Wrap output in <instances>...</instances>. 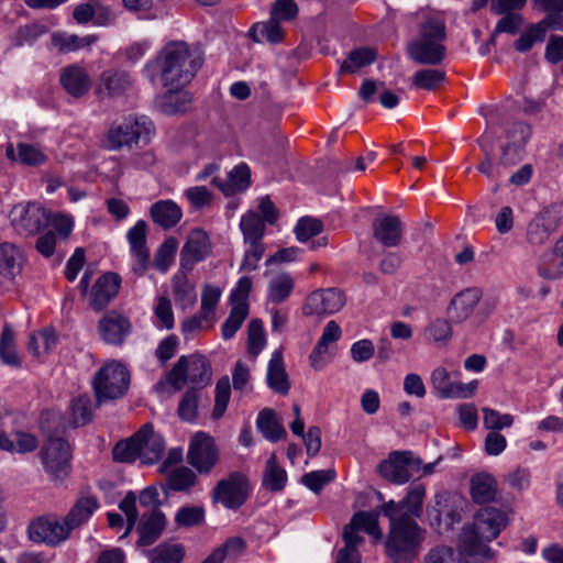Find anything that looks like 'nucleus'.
<instances>
[{
    "label": "nucleus",
    "mask_w": 563,
    "mask_h": 563,
    "mask_svg": "<svg viewBox=\"0 0 563 563\" xmlns=\"http://www.w3.org/2000/svg\"><path fill=\"white\" fill-rule=\"evenodd\" d=\"M424 496V485L413 484L402 500H389L382 506L390 522L385 551L394 563L410 562L419 552L423 536L415 519L422 515Z\"/></svg>",
    "instance_id": "nucleus-1"
},
{
    "label": "nucleus",
    "mask_w": 563,
    "mask_h": 563,
    "mask_svg": "<svg viewBox=\"0 0 563 563\" xmlns=\"http://www.w3.org/2000/svg\"><path fill=\"white\" fill-rule=\"evenodd\" d=\"M202 63L199 51L191 49L184 41H172L145 65L143 73L153 84L159 82L164 88L175 90L189 84Z\"/></svg>",
    "instance_id": "nucleus-2"
},
{
    "label": "nucleus",
    "mask_w": 563,
    "mask_h": 563,
    "mask_svg": "<svg viewBox=\"0 0 563 563\" xmlns=\"http://www.w3.org/2000/svg\"><path fill=\"white\" fill-rule=\"evenodd\" d=\"M60 416L56 412H43L41 428L47 437V443L41 452L45 471L54 482H63L71 470L69 443L59 435Z\"/></svg>",
    "instance_id": "nucleus-3"
},
{
    "label": "nucleus",
    "mask_w": 563,
    "mask_h": 563,
    "mask_svg": "<svg viewBox=\"0 0 563 563\" xmlns=\"http://www.w3.org/2000/svg\"><path fill=\"white\" fill-rule=\"evenodd\" d=\"M507 525L506 514L494 507L478 510L474 517L473 526L465 528L461 534V544L470 555L490 558L492 551L486 545L498 537Z\"/></svg>",
    "instance_id": "nucleus-4"
},
{
    "label": "nucleus",
    "mask_w": 563,
    "mask_h": 563,
    "mask_svg": "<svg viewBox=\"0 0 563 563\" xmlns=\"http://www.w3.org/2000/svg\"><path fill=\"white\" fill-rule=\"evenodd\" d=\"M444 40V21L428 16L420 25L418 37L408 44V55L418 64L439 65L445 57Z\"/></svg>",
    "instance_id": "nucleus-5"
},
{
    "label": "nucleus",
    "mask_w": 563,
    "mask_h": 563,
    "mask_svg": "<svg viewBox=\"0 0 563 563\" xmlns=\"http://www.w3.org/2000/svg\"><path fill=\"white\" fill-rule=\"evenodd\" d=\"M129 385L130 373L124 365L114 361L106 364L92 379L97 404L123 397Z\"/></svg>",
    "instance_id": "nucleus-6"
},
{
    "label": "nucleus",
    "mask_w": 563,
    "mask_h": 563,
    "mask_svg": "<svg viewBox=\"0 0 563 563\" xmlns=\"http://www.w3.org/2000/svg\"><path fill=\"white\" fill-rule=\"evenodd\" d=\"M482 290L477 287H470L457 292L452 299L448 308V314L452 322L462 323L467 320L478 307L477 314L481 316V321L488 318L494 311L496 303L494 300H484L479 303L482 298Z\"/></svg>",
    "instance_id": "nucleus-7"
},
{
    "label": "nucleus",
    "mask_w": 563,
    "mask_h": 563,
    "mask_svg": "<svg viewBox=\"0 0 563 563\" xmlns=\"http://www.w3.org/2000/svg\"><path fill=\"white\" fill-rule=\"evenodd\" d=\"M153 130V123L147 118H126L120 123H114L108 130L104 144L111 151L131 147L141 137L148 136Z\"/></svg>",
    "instance_id": "nucleus-8"
},
{
    "label": "nucleus",
    "mask_w": 563,
    "mask_h": 563,
    "mask_svg": "<svg viewBox=\"0 0 563 563\" xmlns=\"http://www.w3.org/2000/svg\"><path fill=\"white\" fill-rule=\"evenodd\" d=\"M250 481L241 472H231L220 479L211 492L213 504H221L227 509L236 510L250 496Z\"/></svg>",
    "instance_id": "nucleus-9"
},
{
    "label": "nucleus",
    "mask_w": 563,
    "mask_h": 563,
    "mask_svg": "<svg viewBox=\"0 0 563 563\" xmlns=\"http://www.w3.org/2000/svg\"><path fill=\"white\" fill-rule=\"evenodd\" d=\"M210 379V364L206 357L200 355H191L190 357L180 356L168 373V382L177 390H180L187 380L205 386Z\"/></svg>",
    "instance_id": "nucleus-10"
},
{
    "label": "nucleus",
    "mask_w": 563,
    "mask_h": 563,
    "mask_svg": "<svg viewBox=\"0 0 563 563\" xmlns=\"http://www.w3.org/2000/svg\"><path fill=\"white\" fill-rule=\"evenodd\" d=\"M421 470V459L412 452H393L378 465L380 476L395 484H405Z\"/></svg>",
    "instance_id": "nucleus-11"
},
{
    "label": "nucleus",
    "mask_w": 563,
    "mask_h": 563,
    "mask_svg": "<svg viewBox=\"0 0 563 563\" xmlns=\"http://www.w3.org/2000/svg\"><path fill=\"white\" fill-rule=\"evenodd\" d=\"M219 459L220 451L211 435L197 432L191 438L187 461L199 474H209L218 464Z\"/></svg>",
    "instance_id": "nucleus-12"
},
{
    "label": "nucleus",
    "mask_w": 563,
    "mask_h": 563,
    "mask_svg": "<svg viewBox=\"0 0 563 563\" xmlns=\"http://www.w3.org/2000/svg\"><path fill=\"white\" fill-rule=\"evenodd\" d=\"M29 538L38 543L56 547L70 537V531L64 518L42 516L33 520L27 528Z\"/></svg>",
    "instance_id": "nucleus-13"
},
{
    "label": "nucleus",
    "mask_w": 563,
    "mask_h": 563,
    "mask_svg": "<svg viewBox=\"0 0 563 563\" xmlns=\"http://www.w3.org/2000/svg\"><path fill=\"white\" fill-rule=\"evenodd\" d=\"M10 217L14 228L26 234L37 233L49 222V214L36 202L15 205Z\"/></svg>",
    "instance_id": "nucleus-14"
},
{
    "label": "nucleus",
    "mask_w": 563,
    "mask_h": 563,
    "mask_svg": "<svg viewBox=\"0 0 563 563\" xmlns=\"http://www.w3.org/2000/svg\"><path fill=\"white\" fill-rule=\"evenodd\" d=\"M346 298L338 288L318 289L311 292L302 306L303 316L333 314L345 305Z\"/></svg>",
    "instance_id": "nucleus-15"
},
{
    "label": "nucleus",
    "mask_w": 563,
    "mask_h": 563,
    "mask_svg": "<svg viewBox=\"0 0 563 563\" xmlns=\"http://www.w3.org/2000/svg\"><path fill=\"white\" fill-rule=\"evenodd\" d=\"M146 222L140 220L128 231L126 235L134 260L133 272L137 276L144 275L151 265L150 251L146 245Z\"/></svg>",
    "instance_id": "nucleus-16"
},
{
    "label": "nucleus",
    "mask_w": 563,
    "mask_h": 563,
    "mask_svg": "<svg viewBox=\"0 0 563 563\" xmlns=\"http://www.w3.org/2000/svg\"><path fill=\"white\" fill-rule=\"evenodd\" d=\"M211 249L208 234L202 229L192 230L180 251V266L190 271L197 262L206 258Z\"/></svg>",
    "instance_id": "nucleus-17"
},
{
    "label": "nucleus",
    "mask_w": 563,
    "mask_h": 563,
    "mask_svg": "<svg viewBox=\"0 0 563 563\" xmlns=\"http://www.w3.org/2000/svg\"><path fill=\"white\" fill-rule=\"evenodd\" d=\"M373 238L385 247H396L402 239V223L397 216L377 217L372 223Z\"/></svg>",
    "instance_id": "nucleus-18"
},
{
    "label": "nucleus",
    "mask_w": 563,
    "mask_h": 563,
    "mask_svg": "<svg viewBox=\"0 0 563 563\" xmlns=\"http://www.w3.org/2000/svg\"><path fill=\"white\" fill-rule=\"evenodd\" d=\"M101 338L109 344H122L131 332V323L128 318L118 311L107 312L99 321Z\"/></svg>",
    "instance_id": "nucleus-19"
},
{
    "label": "nucleus",
    "mask_w": 563,
    "mask_h": 563,
    "mask_svg": "<svg viewBox=\"0 0 563 563\" xmlns=\"http://www.w3.org/2000/svg\"><path fill=\"white\" fill-rule=\"evenodd\" d=\"M59 82L65 91L74 98H81L91 88L90 76L85 68L76 64L60 70Z\"/></svg>",
    "instance_id": "nucleus-20"
},
{
    "label": "nucleus",
    "mask_w": 563,
    "mask_h": 563,
    "mask_svg": "<svg viewBox=\"0 0 563 563\" xmlns=\"http://www.w3.org/2000/svg\"><path fill=\"white\" fill-rule=\"evenodd\" d=\"M120 279L117 274L107 273L100 276L91 290L90 306L95 310H102L119 291Z\"/></svg>",
    "instance_id": "nucleus-21"
},
{
    "label": "nucleus",
    "mask_w": 563,
    "mask_h": 563,
    "mask_svg": "<svg viewBox=\"0 0 563 563\" xmlns=\"http://www.w3.org/2000/svg\"><path fill=\"white\" fill-rule=\"evenodd\" d=\"M139 431H143V435L139 438L140 460L143 464H154L165 451V442L159 433L153 430L151 424L143 426Z\"/></svg>",
    "instance_id": "nucleus-22"
},
{
    "label": "nucleus",
    "mask_w": 563,
    "mask_h": 563,
    "mask_svg": "<svg viewBox=\"0 0 563 563\" xmlns=\"http://www.w3.org/2000/svg\"><path fill=\"white\" fill-rule=\"evenodd\" d=\"M210 184L219 188L225 196H232L249 188L251 184V170L244 163L235 166L229 173L228 181H223L219 177L211 178Z\"/></svg>",
    "instance_id": "nucleus-23"
},
{
    "label": "nucleus",
    "mask_w": 563,
    "mask_h": 563,
    "mask_svg": "<svg viewBox=\"0 0 563 563\" xmlns=\"http://www.w3.org/2000/svg\"><path fill=\"white\" fill-rule=\"evenodd\" d=\"M266 382L276 394L287 395L290 389L288 374L285 369L283 353L276 350L268 362Z\"/></svg>",
    "instance_id": "nucleus-24"
},
{
    "label": "nucleus",
    "mask_w": 563,
    "mask_h": 563,
    "mask_svg": "<svg viewBox=\"0 0 563 563\" xmlns=\"http://www.w3.org/2000/svg\"><path fill=\"white\" fill-rule=\"evenodd\" d=\"M150 214L154 223L164 230L172 229L183 218L181 208L173 200H158L151 206Z\"/></svg>",
    "instance_id": "nucleus-25"
},
{
    "label": "nucleus",
    "mask_w": 563,
    "mask_h": 563,
    "mask_svg": "<svg viewBox=\"0 0 563 563\" xmlns=\"http://www.w3.org/2000/svg\"><path fill=\"white\" fill-rule=\"evenodd\" d=\"M165 523V515L158 509H154L150 516L144 515L137 528L140 532L137 545L147 547L153 544L161 537Z\"/></svg>",
    "instance_id": "nucleus-26"
},
{
    "label": "nucleus",
    "mask_w": 563,
    "mask_h": 563,
    "mask_svg": "<svg viewBox=\"0 0 563 563\" xmlns=\"http://www.w3.org/2000/svg\"><path fill=\"white\" fill-rule=\"evenodd\" d=\"M99 503L95 496L79 497L69 512L64 517L69 531L86 523L92 514L98 509Z\"/></svg>",
    "instance_id": "nucleus-27"
},
{
    "label": "nucleus",
    "mask_w": 563,
    "mask_h": 563,
    "mask_svg": "<svg viewBox=\"0 0 563 563\" xmlns=\"http://www.w3.org/2000/svg\"><path fill=\"white\" fill-rule=\"evenodd\" d=\"M132 86V80L126 71L106 70L100 78L99 93L107 97H115L124 93Z\"/></svg>",
    "instance_id": "nucleus-28"
},
{
    "label": "nucleus",
    "mask_w": 563,
    "mask_h": 563,
    "mask_svg": "<svg viewBox=\"0 0 563 563\" xmlns=\"http://www.w3.org/2000/svg\"><path fill=\"white\" fill-rule=\"evenodd\" d=\"M515 131L521 134V143H505L501 146L499 165H503L505 168L511 167L522 161L526 144L532 133L531 126H519V129Z\"/></svg>",
    "instance_id": "nucleus-29"
},
{
    "label": "nucleus",
    "mask_w": 563,
    "mask_h": 563,
    "mask_svg": "<svg viewBox=\"0 0 563 563\" xmlns=\"http://www.w3.org/2000/svg\"><path fill=\"white\" fill-rule=\"evenodd\" d=\"M287 484V473L277 462V456L273 453L266 461L263 471L262 486L273 493L282 492Z\"/></svg>",
    "instance_id": "nucleus-30"
},
{
    "label": "nucleus",
    "mask_w": 563,
    "mask_h": 563,
    "mask_svg": "<svg viewBox=\"0 0 563 563\" xmlns=\"http://www.w3.org/2000/svg\"><path fill=\"white\" fill-rule=\"evenodd\" d=\"M23 264L22 252L12 243L0 244V274L12 278L20 274Z\"/></svg>",
    "instance_id": "nucleus-31"
},
{
    "label": "nucleus",
    "mask_w": 563,
    "mask_h": 563,
    "mask_svg": "<svg viewBox=\"0 0 563 563\" xmlns=\"http://www.w3.org/2000/svg\"><path fill=\"white\" fill-rule=\"evenodd\" d=\"M174 300L183 310L192 307L196 303L197 295L195 285L191 284L185 273L176 274L173 279Z\"/></svg>",
    "instance_id": "nucleus-32"
},
{
    "label": "nucleus",
    "mask_w": 563,
    "mask_h": 563,
    "mask_svg": "<svg viewBox=\"0 0 563 563\" xmlns=\"http://www.w3.org/2000/svg\"><path fill=\"white\" fill-rule=\"evenodd\" d=\"M5 155L11 161L29 166H37L46 161L45 154L40 148L26 143H19L16 150L12 144H9L5 148Z\"/></svg>",
    "instance_id": "nucleus-33"
},
{
    "label": "nucleus",
    "mask_w": 563,
    "mask_h": 563,
    "mask_svg": "<svg viewBox=\"0 0 563 563\" xmlns=\"http://www.w3.org/2000/svg\"><path fill=\"white\" fill-rule=\"evenodd\" d=\"M497 483L488 474H477L471 481V495L476 504H487L496 496Z\"/></svg>",
    "instance_id": "nucleus-34"
},
{
    "label": "nucleus",
    "mask_w": 563,
    "mask_h": 563,
    "mask_svg": "<svg viewBox=\"0 0 563 563\" xmlns=\"http://www.w3.org/2000/svg\"><path fill=\"white\" fill-rule=\"evenodd\" d=\"M256 426L263 433L264 438L272 442H277L278 440L287 437L285 428L277 420L276 415L272 409L265 408L258 413Z\"/></svg>",
    "instance_id": "nucleus-35"
},
{
    "label": "nucleus",
    "mask_w": 563,
    "mask_h": 563,
    "mask_svg": "<svg viewBox=\"0 0 563 563\" xmlns=\"http://www.w3.org/2000/svg\"><path fill=\"white\" fill-rule=\"evenodd\" d=\"M266 222L254 211L244 214L240 222V229L243 233L245 243H263L262 239L265 234Z\"/></svg>",
    "instance_id": "nucleus-36"
},
{
    "label": "nucleus",
    "mask_w": 563,
    "mask_h": 563,
    "mask_svg": "<svg viewBox=\"0 0 563 563\" xmlns=\"http://www.w3.org/2000/svg\"><path fill=\"white\" fill-rule=\"evenodd\" d=\"M98 40L97 35L78 36L67 33H54L52 35V43L59 53H69L78 51L82 47L90 46Z\"/></svg>",
    "instance_id": "nucleus-37"
},
{
    "label": "nucleus",
    "mask_w": 563,
    "mask_h": 563,
    "mask_svg": "<svg viewBox=\"0 0 563 563\" xmlns=\"http://www.w3.org/2000/svg\"><path fill=\"white\" fill-rule=\"evenodd\" d=\"M143 433V431H136L132 437L120 440L112 450L113 460L120 463H132L140 459L139 438Z\"/></svg>",
    "instance_id": "nucleus-38"
},
{
    "label": "nucleus",
    "mask_w": 563,
    "mask_h": 563,
    "mask_svg": "<svg viewBox=\"0 0 563 563\" xmlns=\"http://www.w3.org/2000/svg\"><path fill=\"white\" fill-rule=\"evenodd\" d=\"M377 53L371 47H361L349 53L340 68L341 74H354L360 68L375 62Z\"/></svg>",
    "instance_id": "nucleus-39"
},
{
    "label": "nucleus",
    "mask_w": 563,
    "mask_h": 563,
    "mask_svg": "<svg viewBox=\"0 0 563 563\" xmlns=\"http://www.w3.org/2000/svg\"><path fill=\"white\" fill-rule=\"evenodd\" d=\"M167 487L174 492H188L197 483V475L187 466H177L166 475Z\"/></svg>",
    "instance_id": "nucleus-40"
},
{
    "label": "nucleus",
    "mask_w": 563,
    "mask_h": 563,
    "mask_svg": "<svg viewBox=\"0 0 563 563\" xmlns=\"http://www.w3.org/2000/svg\"><path fill=\"white\" fill-rule=\"evenodd\" d=\"M249 316L247 302H234L232 305L228 319L221 327L222 338L224 340L232 339Z\"/></svg>",
    "instance_id": "nucleus-41"
},
{
    "label": "nucleus",
    "mask_w": 563,
    "mask_h": 563,
    "mask_svg": "<svg viewBox=\"0 0 563 563\" xmlns=\"http://www.w3.org/2000/svg\"><path fill=\"white\" fill-rule=\"evenodd\" d=\"M151 563H180L185 556V548L180 543H161L150 551Z\"/></svg>",
    "instance_id": "nucleus-42"
},
{
    "label": "nucleus",
    "mask_w": 563,
    "mask_h": 563,
    "mask_svg": "<svg viewBox=\"0 0 563 563\" xmlns=\"http://www.w3.org/2000/svg\"><path fill=\"white\" fill-rule=\"evenodd\" d=\"M251 37L255 42L278 43L283 40V31L279 21L271 18L267 22L255 23L251 31Z\"/></svg>",
    "instance_id": "nucleus-43"
},
{
    "label": "nucleus",
    "mask_w": 563,
    "mask_h": 563,
    "mask_svg": "<svg viewBox=\"0 0 563 563\" xmlns=\"http://www.w3.org/2000/svg\"><path fill=\"white\" fill-rule=\"evenodd\" d=\"M56 342L57 336L54 330L43 329L31 335L27 349L35 357H41L48 354Z\"/></svg>",
    "instance_id": "nucleus-44"
},
{
    "label": "nucleus",
    "mask_w": 563,
    "mask_h": 563,
    "mask_svg": "<svg viewBox=\"0 0 563 563\" xmlns=\"http://www.w3.org/2000/svg\"><path fill=\"white\" fill-rule=\"evenodd\" d=\"M70 410L75 427L86 426L92 420V402L88 395L73 398Z\"/></svg>",
    "instance_id": "nucleus-45"
},
{
    "label": "nucleus",
    "mask_w": 563,
    "mask_h": 563,
    "mask_svg": "<svg viewBox=\"0 0 563 563\" xmlns=\"http://www.w3.org/2000/svg\"><path fill=\"white\" fill-rule=\"evenodd\" d=\"M350 523L351 527L355 528L357 531L363 530L376 540L382 539L383 534L378 526V517L374 512L358 511L353 515Z\"/></svg>",
    "instance_id": "nucleus-46"
},
{
    "label": "nucleus",
    "mask_w": 563,
    "mask_h": 563,
    "mask_svg": "<svg viewBox=\"0 0 563 563\" xmlns=\"http://www.w3.org/2000/svg\"><path fill=\"white\" fill-rule=\"evenodd\" d=\"M0 357L10 366H20L21 361L15 350L14 333L10 325L5 324L0 338Z\"/></svg>",
    "instance_id": "nucleus-47"
},
{
    "label": "nucleus",
    "mask_w": 563,
    "mask_h": 563,
    "mask_svg": "<svg viewBox=\"0 0 563 563\" xmlns=\"http://www.w3.org/2000/svg\"><path fill=\"white\" fill-rule=\"evenodd\" d=\"M292 289V278L287 274L278 275L269 282L268 298L275 303L284 302L288 299Z\"/></svg>",
    "instance_id": "nucleus-48"
},
{
    "label": "nucleus",
    "mask_w": 563,
    "mask_h": 563,
    "mask_svg": "<svg viewBox=\"0 0 563 563\" xmlns=\"http://www.w3.org/2000/svg\"><path fill=\"white\" fill-rule=\"evenodd\" d=\"M444 80L445 71L435 68L420 69L412 77L413 86L424 90H435Z\"/></svg>",
    "instance_id": "nucleus-49"
},
{
    "label": "nucleus",
    "mask_w": 563,
    "mask_h": 563,
    "mask_svg": "<svg viewBox=\"0 0 563 563\" xmlns=\"http://www.w3.org/2000/svg\"><path fill=\"white\" fill-rule=\"evenodd\" d=\"M191 102V98L187 91H184L183 88L168 90L163 97V110L167 114H174L177 112L187 111L189 104Z\"/></svg>",
    "instance_id": "nucleus-50"
},
{
    "label": "nucleus",
    "mask_w": 563,
    "mask_h": 563,
    "mask_svg": "<svg viewBox=\"0 0 563 563\" xmlns=\"http://www.w3.org/2000/svg\"><path fill=\"white\" fill-rule=\"evenodd\" d=\"M539 275L545 279H558L563 276V256L544 253L538 265Z\"/></svg>",
    "instance_id": "nucleus-51"
},
{
    "label": "nucleus",
    "mask_w": 563,
    "mask_h": 563,
    "mask_svg": "<svg viewBox=\"0 0 563 563\" xmlns=\"http://www.w3.org/2000/svg\"><path fill=\"white\" fill-rule=\"evenodd\" d=\"M200 396L201 391L196 388L188 389L183 395L177 410L181 420L187 422H194L196 420Z\"/></svg>",
    "instance_id": "nucleus-52"
},
{
    "label": "nucleus",
    "mask_w": 563,
    "mask_h": 563,
    "mask_svg": "<svg viewBox=\"0 0 563 563\" xmlns=\"http://www.w3.org/2000/svg\"><path fill=\"white\" fill-rule=\"evenodd\" d=\"M178 242L175 238L166 239L157 249L154 257V266L162 273H166L174 261Z\"/></svg>",
    "instance_id": "nucleus-53"
},
{
    "label": "nucleus",
    "mask_w": 563,
    "mask_h": 563,
    "mask_svg": "<svg viewBox=\"0 0 563 563\" xmlns=\"http://www.w3.org/2000/svg\"><path fill=\"white\" fill-rule=\"evenodd\" d=\"M247 333V351L252 356L256 357L266 343L263 322L260 319L251 320Z\"/></svg>",
    "instance_id": "nucleus-54"
},
{
    "label": "nucleus",
    "mask_w": 563,
    "mask_h": 563,
    "mask_svg": "<svg viewBox=\"0 0 563 563\" xmlns=\"http://www.w3.org/2000/svg\"><path fill=\"white\" fill-rule=\"evenodd\" d=\"M231 396V384L228 376L220 378L216 385L214 408L212 411L213 419H220L227 408Z\"/></svg>",
    "instance_id": "nucleus-55"
},
{
    "label": "nucleus",
    "mask_w": 563,
    "mask_h": 563,
    "mask_svg": "<svg viewBox=\"0 0 563 563\" xmlns=\"http://www.w3.org/2000/svg\"><path fill=\"white\" fill-rule=\"evenodd\" d=\"M205 521V509L200 506H185L178 509L175 522L179 527H196Z\"/></svg>",
    "instance_id": "nucleus-56"
},
{
    "label": "nucleus",
    "mask_w": 563,
    "mask_h": 563,
    "mask_svg": "<svg viewBox=\"0 0 563 563\" xmlns=\"http://www.w3.org/2000/svg\"><path fill=\"white\" fill-rule=\"evenodd\" d=\"M294 231L298 241L306 242L323 231V223L316 218L302 217L298 220Z\"/></svg>",
    "instance_id": "nucleus-57"
},
{
    "label": "nucleus",
    "mask_w": 563,
    "mask_h": 563,
    "mask_svg": "<svg viewBox=\"0 0 563 563\" xmlns=\"http://www.w3.org/2000/svg\"><path fill=\"white\" fill-rule=\"evenodd\" d=\"M563 217V206L562 205H551L540 211L536 218L539 220L540 224L548 230L549 233H553L558 230L561 220Z\"/></svg>",
    "instance_id": "nucleus-58"
},
{
    "label": "nucleus",
    "mask_w": 563,
    "mask_h": 563,
    "mask_svg": "<svg viewBox=\"0 0 563 563\" xmlns=\"http://www.w3.org/2000/svg\"><path fill=\"white\" fill-rule=\"evenodd\" d=\"M563 217V206L562 205H551L540 211L536 218L539 220L540 224L548 230L549 233H553L558 230L561 220Z\"/></svg>",
    "instance_id": "nucleus-59"
},
{
    "label": "nucleus",
    "mask_w": 563,
    "mask_h": 563,
    "mask_svg": "<svg viewBox=\"0 0 563 563\" xmlns=\"http://www.w3.org/2000/svg\"><path fill=\"white\" fill-rule=\"evenodd\" d=\"M216 322L217 319H212L199 310L196 314L183 321L181 331L186 336H190L201 330L212 328Z\"/></svg>",
    "instance_id": "nucleus-60"
},
{
    "label": "nucleus",
    "mask_w": 563,
    "mask_h": 563,
    "mask_svg": "<svg viewBox=\"0 0 563 563\" xmlns=\"http://www.w3.org/2000/svg\"><path fill=\"white\" fill-rule=\"evenodd\" d=\"M428 340L433 342H448L452 336V327L449 320L438 318L424 330Z\"/></svg>",
    "instance_id": "nucleus-61"
},
{
    "label": "nucleus",
    "mask_w": 563,
    "mask_h": 563,
    "mask_svg": "<svg viewBox=\"0 0 563 563\" xmlns=\"http://www.w3.org/2000/svg\"><path fill=\"white\" fill-rule=\"evenodd\" d=\"M463 554L446 545H437L429 550L424 563H456Z\"/></svg>",
    "instance_id": "nucleus-62"
},
{
    "label": "nucleus",
    "mask_w": 563,
    "mask_h": 563,
    "mask_svg": "<svg viewBox=\"0 0 563 563\" xmlns=\"http://www.w3.org/2000/svg\"><path fill=\"white\" fill-rule=\"evenodd\" d=\"M545 40L544 30L541 25H530L525 33L515 42V48L518 52L526 53L530 51L534 43Z\"/></svg>",
    "instance_id": "nucleus-63"
},
{
    "label": "nucleus",
    "mask_w": 563,
    "mask_h": 563,
    "mask_svg": "<svg viewBox=\"0 0 563 563\" xmlns=\"http://www.w3.org/2000/svg\"><path fill=\"white\" fill-rule=\"evenodd\" d=\"M483 423L486 429L501 430L508 428L514 423V417L509 413H500L499 411L490 408H483Z\"/></svg>",
    "instance_id": "nucleus-64"
}]
</instances>
